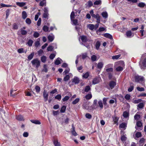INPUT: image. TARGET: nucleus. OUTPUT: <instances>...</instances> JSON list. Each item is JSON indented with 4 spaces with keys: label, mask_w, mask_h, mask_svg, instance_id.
I'll use <instances>...</instances> for the list:
<instances>
[{
    "label": "nucleus",
    "mask_w": 146,
    "mask_h": 146,
    "mask_svg": "<svg viewBox=\"0 0 146 146\" xmlns=\"http://www.w3.org/2000/svg\"><path fill=\"white\" fill-rule=\"evenodd\" d=\"M25 22L28 25H30L31 23V19L29 18H27L26 19Z\"/></svg>",
    "instance_id": "53"
},
{
    "label": "nucleus",
    "mask_w": 146,
    "mask_h": 146,
    "mask_svg": "<svg viewBox=\"0 0 146 146\" xmlns=\"http://www.w3.org/2000/svg\"><path fill=\"white\" fill-rule=\"evenodd\" d=\"M89 75V73L88 72H87L84 74H83L82 77L84 78H87Z\"/></svg>",
    "instance_id": "34"
},
{
    "label": "nucleus",
    "mask_w": 146,
    "mask_h": 146,
    "mask_svg": "<svg viewBox=\"0 0 146 146\" xmlns=\"http://www.w3.org/2000/svg\"><path fill=\"white\" fill-rule=\"evenodd\" d=\"M17 52L18 53H21L25 52V51L24 50V49L23 48H21L18 49Z\"/></svg>",
    "instance_id": "56"
},
{
    "label": "nucleus",
    "mask_w": 146,
    "mask_h": 146,
    "mask_svg": "<svg viewBox=\"0 0 146 146\" xmlns=\"http://www.w3.org/2000/svg\"><path fill=\"white\" fill-rule=\"evenodd\" d=\"M99 78L98 77H96L94 78L92 81V84L95 85L99 83Z\"/></svg>",
    "instance_id": "9"
},
{
    "label": "nucleus",
    "mask_w": 146,
    "mask_h": 146,
    "mask_svg": "<svg viewBox=\"0 0 146 146\" xmlns=\"http://www.w3.org/2000/svg\"><path fill=\"white\" fill-rule=\"evenodd\" d=\"M86 117L88 119H90L92 117V115L89 113H87L85 115Z\"/></svg>",
    "instance_id": "57"
},
{
    "label": "nucleus",
    "mask_w": 146,
    "mask_h": 146,
    "mask_svg": "<svg viewBox=\"0 0 146 146\" xmlns=\"http://www.w3.org/2000/svg\"><path fill=\"white\" fill-rule=\"evenodd\" d=\"M106 29L104 27H100L99 28L98 30L96 32L98 34L99 32H102L104 31Z\"/></svg>",
    "instance_id": "35"
},
{
    "label": "nucleus",
    "mask_w": 146,
    "mask_h": 146,
    "mask_svg": "<svg viewBox=\"0 0 146 146\" xmlns=\"http://www.w3.org/2000/svg\"><path fill=\"white\" fill-rule=\"evenodd\" d=\"M70 98V97L68 96H65L62 99L63 102H65L68 100Z\"/></svg>",
    "instance_id": "59"
},
{
    "label": "nucleus",
    "mask_w": 146,
    "mask_h": 146,
    "mask_svg": "<svg viewBox=\"0 0 146 146\" xmlns=\"http://www.w3.org/2000/svg\"><path fill=\"white\" fill-rule=\"evenodd\" d=\"M30 121L32 123L40 125L41 123L40 121L38 120H31Z\"/></svg>",
    "instance_id": "17"
},
{
    "label": "nucleus",
    "mask_w": 146,
    "mask_h": 146,
    "mask_svg": "<svg viewBox=\"0 0 146 146\" xmlns=\"http://www.w3.org/2000/svg\"><path fill=\"white\" fill-rule=\"evenodd\" d=\"M116 65H118L119 66L115 68L116 70L117 71H120L123 70V67L124 66V62L123 61H120L116 63Z\"/></svg>",
    "instance_id": "2"
},
{
    "label": "nucleus",
    "mask_w": 146,
    "mask_h": 146,
    "mask_svg": "<svg viewBox=\"0 0 146 146\" xmlns=\"http://www.w3.org/2000/svg\"><path fill=\"white\" fill-rule=\"evenodd\" d=\"M33 43V41L31 40H29L27 42V44L29 46H31Z\"/></svg>",
    "instance_id": "46"
},
{
    "label": "nucleus",
    "mask_w": 146,
    "mask_h": 146,
    "mask_svg": "<svg viewBox=\"0 0 146 146\" xmlns=\"http://www.w3.org/2000/svg\"><path fill=\"white\" fill-rule=\"evenodd\" d=\"M13 92H14V91L12 89L11 90V91L10 92V95L11 96H12L13 97H14L15 96H16L17 95V94H16V93L13 94Z\"/></svg>",
    "instance_id": "45"
},
{
    "label": "nucleus",
    "mask_w": 146,
    "mask_h": 146,
    "mask_svg": "<svg viewBox=\"0 0 146 146\" xmlns=\"http://www.w3.org/2000/svg\"><path fill=\"white\" fill-rule=\"evenodd\" d=\"M97 20L96 22L98 23H100V17L98 14H97V16L95 18Z\"/></svg>",
    "instance_id": "37"
},
{
    "label": "nucleus",
    "mask_w": 146,
    "mask_h": 146,
    "mask_svg": "<svg viewBox=\"0 0 146 146\" xmlns=\"http://www.w3.org/2000/svg\"><path fill=\"white\" fill-rule=\"evenodd\" d=\"M87 26L88 28L91 30H92L94 29V25L93 24H89Z\"/></svg>",
    "instance_id": "28"
},
{
    "label": "nucleus",
    "mask_w": 146,
    "mask_h": 146,
    "mask_svg": "<svg viewBox=\"0 0 146 146\" xmlns=\"http://www.w3.org/2000/svg\"><path fill=\"white\" fill-rule=\"evenodd\" d=\"M54 48V47L52 46H49L47 48V50L48 51H52V50Z\"/></svg>",
    "instance_id": "52"
},
{
    "label": "nucleus",
    "mask_w": 146,
    "mask_h": 146,
    "mask_svg": "<svg viewBox=\"0 0 146 146\" xmlns=\"http://www.w3.org/2000/svg\"><path fill=\"white\" fill-rule=\"evenodd\" d=\"M72 21L73 24L75 25H76L78 24V21L77 19H72V21Z\"/></svg>",
    "instance_id": "62"
},
{
    "label": "nucleus",
    "mask_w": 146,
    "mask_h": 146,
    "mask_svg": "<svg viewBox=\"0 0 146 146\" xmlns=\"http://www.w3.org/2000/svg\"><path fill=\"white\" fill-rule=\"evenodd\" d=\"M91 90L90 86H86L84 89V91L86 92H88Z\"/></svg>",
    "instance_id": "30"
},
{
    "label": "nucleus",
    "mask_w": 146,
    "mask_h": 146,
    "mask_svg": "<svg viewBox=\"0 0 146 146\" xmlns=\"http://www.w3.org/2000/svg\"><path fill=\"white\" fill-rule=\"evenodd\" d=\"M27 13L25 11H23L22 12V17L23 19H25L27 17Z\"/></svg>",
    "instance_id": "23"
},
{
    "label": "nucleus",
    "mask_w": 146,
    "mask_h": 146,
    "mask_svg": "<svg viewBox=\"0 0 146 146\" xmlns=\"http://www.w3.org/2000/svg\"><path fill=\"white\" fill-rule=\"evenodd\" d=\"M140 118V115H139L136 114L134 116V118L135 120L137 121Z\"/></svg>",
    "instance_id": "38"
},
{
    "label": "nucleus",
    "mask_w": 146,
    "mask_h": 146,
    "mask_svg": "<svg viewBox=\"0 0 146 146\" xmlns=\"http://www.w3.org/2000/svg\"><path fill=\"white\" fill-rule=\"evenodd\" d=\"M47 57L45 56H43L41 57V60L42 62L45 63L46 61Z\"/></svg>",
    "instance_id": "26"
},
{
    "label": "nucleus",
    "mask_w": 146,
    "mask_h": 146,
    "mask_svg": "<svg viewBox=\"0 0 146 146\" xmlns=\"http://www.w3.org/2000/svg\"><path fill=\"white\" fill-rule=\"evenodd\" d=\"M46 0H42V1L40 3V5L41 6H43L46 5Z\"/></svg>",
    "instance_id": "40"
},
{
    "label": "nucleus",
    "mask_w": 146,
    "mask_h": 146,
    "mask_svg": "<svg viewBox=\"0 0 146 146\" xmlns=\"http://www.w3.org/2000/svg\"><path fill=\"white\" fill-rule=\"evenodd\" d=\"M74 11H72L70 15V19L71 21H72V19H74Z\"/></svg>",
    "instance_id": "58"
},
{
    "label": "nucleus",
    "mask_w": 146,
    "mask_h": 146,
    "mask_svg": "<svg viewBox=\"0 0 146 146\" xmlns=\"http://www.w3.org/2000/svg\"><path fill=\"white\" fill-rule=\"evenodd\" d=\"M47 67V65L46 64H44L43 66V69L42 70V71L45 72H48Z\"/></svg>",
    "instance_id": "42"
},
{
    "label": "nucleus",
    "mask_w": 146,
    "mask_h": 146,
    "mask_svg": "<svg viewBox=\"0 0 146 146\" xmlns=\"http://www.w3.org/2000/svg\"><path fill=\"white\" fill-rule=\"evenodd\" d=\"M80 80L79 78L75 76L72 80V82L75 84H77L79 83Z\"/></svg>",
    "instance_id": "8"
},
{
    "label": "nucleus",
    "mask_w": 146,
    "mask_h": 146,
    "mask_svg": "<svg viewBox=\"0 0 146 146\" xmlns=\"http://www.w3.org/2000/svg\"><path fill=\"white\" fill-rule=\"evenodd\" d=\"M43 96L45 102H46L48 100V95L46 93V92L44 91L43 93Z\"/></svg>",
    "instance_id": "13"
},
{
    "label": "nucleus",
    "mask_w": 146,
    "mask_h": 146,
    "mask_svg": "<svg viewBox=\"0 0 146 146\" xmlns=\"http://www.w3.org/2000/svg\"><path fill=\"white\" fill-rule=\"evenodd\" d=\"M92 97V95L91 94H89L86 95L85 96V98L87 100H90L91 98Z\"/></svg>",
    "instance_id": "31"
},
{
    "label": "nucleus",
    "mask_w": 146,
    "mask_h": 146,
    "mask_svg": "<svg viewBox=\"0 0 146 146\" xmlns=\"http://www.w3.org/2000/svg\"><path fill=\"white\" fill-rule=\"evenodd\" d=\"M13 29L17 30L18 29V25L16 23H14L13 25Z\"/></svg>",
    "instance_id": "64"
},
{
    "label": "nucleus",
    "mask_w": 146,
    "mask_h": 146,
    "mask_svg": "<svg viewBox=\"0 0 146 146\" xmlns=\"http://www.w3.org/2000/svg\"><path fill=\"white\" fill-rule=\"evenodd\" d=\"M123 116L125 118L128 117L129 113L128 112L126 111H124L123 113Z\"/></svg>",
    "instance_id": "32"
},
{
    "label": "nucleus",
    "mask_w": 146,
    "mask_h": 146,
    "mask_svg": "<svg viewBox=\"0 0 146 146\" xmlns=\"http://www.w3.org/2000/svg\"><path fill=\"white\" fill-rule=\"evenodd\" d=\"M54 144L55 146H61L60 142L57 139H55L54 141Z\"/></svg>",
    "instance_id": "22"
},
{
    "label": "nucleus",
    "mask_w": 146,
    "mask_h": 146,
    "mask_svg": "<svg viewBox=\"0 0 146 146\" xmlns=\"http://www.w3.org/2000/svg\"><path fill=\"white\" fill-rule=\"evenodd\" d=\"M104 65L103 63L102 62H100L98 63L97 68L100 69H101L103 67Z\"/></svg>",
    "instance_id": "24"
},
{
    "label": "nucleus",
    "mask_w": 146,
    "mask_h": 146,
    "mask_svg": "<svg viewBox=\"0 0 146 146\" xmlns=\"http://www.w3.org/2000/svg\"><path fill=\"white\" fill-rule=\"evenodd\" d=\"M97 100H95L93 102V104L92 106H91V107L92 108V110L93 109H96L97 108L98 106L97 104Z\"/></svg>",
    "instance_id": "7"
},
{
    "label": "nucleus",
    "mask_w": 146,
    "mask_h": 146,
    "mask_svg": "<svg viewBox=\"0 0 146 146\" xmlns=\"http://www.w3.org/2000/svg\"><path fill=\"white\" fill-rule=\"evenodd\" d=\"M101 15L105 19H107L108 17L107 12L106 11H104L101 13Z\"/></svg>",
    "instance_id": "16"
},
{
    "label": "nucleus",
    "mask_w": 146,
    "mask_h": 146,
    "mask_svg": "<svg viewBox=\"0 0 146 146\" xmlns=\"http://www.w3.org/2000/svg\"><path fill=\"white\" fill-rule=\"evenodd\" d=\"M94 4L95 5H101V1L100 0H97L94 3Z\"/></svg>",
    "instance_id": "48"
},
{
    "label": "nucleus",
    "mask_w": 146,
    "mask_h": 146,
    "mask_svg": "<svg viewBox=\"0 0 146 146\" xmlns=\"http://www.w3.org/2000/svg\"><path fill=\"white\" fill-rule=\"evenodd\" d=\"M104 36L107 38H109L111 39H113L112 36L110 34L108 33H106L104 35Z\"/></svg>",
    "instance_id": "18"
},
{
    "label": "nucleus",
    "mask_w": 146,
    "mask_h": 146,
    "mask_svg": "<svg viewBox=\"0 0 146 146\" xmlns=\"http://www.w3.org/2000/svg\"><path fill=\"white\" fill-rule=\"evenodd\" d=\"M70 69L69 68L67 67L66 69L64 71V72L63 73V74L64 75H66V74L68 73V72L70 71Z\"/></svg>",
    "instance_id": "41"
},
{
    "label": "nucleus",
    "mask_w": 146,
    "mask_h": 146,
    "mask_svg": "<svg viewBox=\"0 0 146 146\" xmlns=\"http://www.w3.org/2000/svg\"><path fill=\"white\" fill-rule=\"evenodd\" d=\"M135 80L137 82H142L144 81V79L143 76H135Z\"/></svg>",
    "instance_id": "5"
},
{
    "label": "nucleus",
    "mask_w": 146,
    "mask_h": 146,
    "mask_svg": "<svg viewBox=\"0 0 146 146\" xmlns=\"http://www.w3.org/2000/svg\"><path fill=\"white\" fill-rule=\"evenodd\" d=\"M121 56L120 54H118V55H115L112 56V58L113 59H118Z\"/></svg>",
    "instance_id": "60"
},
{
    "label": "nucleus",
    "mask_w": 146,
    "mask_h": 146,
    "mask_svg": "<svg viewBox=\"0 0 146 146\" xmlns=\"http://www.w3.org/2000/svg\"><path fill=\"white\" fill-rule=\"evenodd\" d=\"M116 82L113 81H111L109 82V85L110 88L111 89H112L114 88V86L116 85Z\"/></svg>",
    "instance_id": "6"
},
{
    "label": "nucleus",
    "mask_w": 146,
    "mask_h": 146,
    "mask_svg": "<svg viewBox=\"0 0 146 146\" xmlns=\"http://www.w3.org/2000/svg\"><path fill=\"white\" fill-rule=\"evenodd\" d=\"M80 38L81 39L82 41L83 42H85L87 40L86 37L85 36H80Z\"/></svg>",
    "instance_id": "19"
},
{
    "label": "nucleus",
    "mask_w": 146,
    "mask_h": 146,
    "mask_svg": "<svg viewBox=\"0 0 146 146\" xmlns=\"http://www.w3.org/2000/svg\"><path fill=\"white\" fill-rule=\"evenodd\" d=\"M80 100V99L78 98L76 99L73 101L72 103L73 104H75L78 103Z\"/></svg>",
    "instance_id": "51"
},
{
    "label": "nucleus",
    "mask_w": 146,
    "mask_h": 146,
    "mask_svg": "<svg viewBox=\"0 0 146 146\" xmlns=\"http://www.w3.org/2000/svg\"><path fill=\"white\" fill-rule=\"evenodd\" d=\"M31 63L33 66L37 68L40 65V62L37 58L33 59L31 61Z\"/></svg>",
    "instance_id": "3"
},
{
    "label": "nucleus",
    "mask_w": 146,
    "mask_h": 146,
    "mask_svg": "<svg viewBox=\"0 0 146 146\" xmlns=\"http://www.w3.org/2000/svg\"><path fill=\"white\" fill-rule=\"evenodd\" d=\"M66 107L64 106H63L62 107L60 111L61 113H64L66 110Z\"/></svg>",
    "instance_id": "36"
},
{
    "label": "nucleus",
    "mask_w": 146,
    "mask_h": 146,
    "mask_svg": "<svg viewBox=\"0 0 146 146\" xmlns=\"http://www.w3.org/2000/svg\"><path fill=\"white\" fill-rule=\"evenodd\" d=\"M90 102H88L84 103L82 105V108L83 109L88 110L90 111L92 110V108L91 106H90Z\"/></svg>",
    "instance_id": "4"
},
{
    "label": "nucleus",
    "mask_w": 146,
    "mask_h": 146,
    "mask_svg": "<svg viewBox=\"0 0 146 146\" xmlns=\"http://www.w3.org/2000/svg\"><path fill=\"white\" fill-rule=\"evenodd\" d=\"M1 6V7H12V6L10 5H7L3 3H1L0 4Z\"/></svg>",
    "instance_id": "49"
},
{
    "label": "nucleus",
    "mask_w": 146,
    "mask_h": 146,
    "mask_svg": "<svg viewBox=\"0 0 146 146\" xmlns=\"http://www.w3.org/2000/svg\"><path fill=\"white\" fill-rule=\"evenodd\" d=\"M97 58L96 56L95 55H93L91 57V60L93 61H95Z\"/></svg>",
    "instance_id": "55"
},
{
    "label": "nucleus",
    "mask_w": 146,
    "mask_h": 146,
    "mask_svg": "<svg viewBox=\"0 0 146 146\" xmlns=\"http://www.w3.org/2000/svg\"><path fill=\"white\" fill-rule=\"evenodd\" d=\"M113 120L115 123H117L119 120V118L115 115H114L112 116Z\"/></svg>",
    "instance_id": "15"
},
{
    "label": "nucleus",
    "mask_w": 146,
    "mask_h": 146,
    "mask_svg": "<svg viewBox=\"0 0 146 146\" xmlns=\"http://www.w3.org/2000/svg\"><path fill=\"white\" fill-rule=\"evenodd\" d=\"M82 58L83 59H85L88 57L86 53H84L82 54Z\"/></svg>",
    "instance_id": "50"
},
{
    "label": "nucleus",
    "mask_w": 146,
    "mask_h": 146,
    "mask_svg": "<svg viewBox=\"0 0 146 146\" xmlns=\"http://www.w3.org/2000/svg\"><path fill=\"white\" fill-rule=\"evenodd\" d=\"M72 74L70 73L68 75H67L64 78V81H66L68 80L70 78V77L72 76Z\"/></svg>",
    "instance_id": "10"
},
{
    "label": "nucleus",
    "mask_w": 146,
    "mask_h": 146,
    "mask_svg": "<svg viewBox=\"0 0 146 146\" xmlns=\"http://www.w3.org/2000/svg\"><path fill=\"white\" fill-rule=\"evenodd\" d=\"M100 45V42L98 41L96 42L95 46L97 50H98L99 49Z\"/></svg>",
    "instance_id": "47"
},
{
    "label": "nucleus",
    "mask_w": 146,
    "mask_h": 146,
    "mask_svg": "<svg viewBox=\"0 0 146 146\" xmlns=\"http://www.w3.org/2000/svg\"><path fill=\"white\" fill-rule=\"evenodd\" d=\"M39 34L37 32H34L33 34L34 36L36 38L38 37L39 36Z\"/></svg>",
    "instance_id": "54"
},
{
    "label": "nucleus",
    "mask_w": 146,
    "mask_h": 146,
    "mask_svg": "<svg viewBox=\"0 0 146 146\" xmlns=\"http://www.w3.org/2000/svg\"><path fill=\"white\" fill-rule=\"evenodd\" d=\"M142 60L139 62V66L141 69L146 68V53L143 54L142 56Z\"/></svg>",
    "instance_id": "1"
},
{
    "label": "nucleus",
    "mask_w": 146,
    "mask_h": 146,
    "mask_svg": "<svg viewBox=\"0 0 146 146\" xmlns=\"http://www.w3.org/2000/svg\"><path fill=\"white\" fill-rule=\"evenodd\" d=\"M143 107V103H140L137 105V109L138 110H139L140 109L142 108Z\"/></svg>",
    "instance_id": "20"
},
{
    "label": "nucleus",
    "mask_w": 146,
    "mask_h": 146,
    "mask_svg": "<svg viewBox=\"0 0 146 146\" xmlns=\"http://www.w3.org/2000/svg\"><path fill=\"white\" fill-rule=\"evenodd\" d=\"M62 60L59 58H57L55 60L54 63L56 65H58L62 62Z\"/></svg>",
    "instance_id": "12"
},
{
    "label": "nucleus",
    "mask_w": 146,
    "mask_h": 146,
    "mask_svg": "<svg viewBox=\"0 0 146 146\" xmlns=\"http://www.w3.org/2000/svg\"><path fill=\"white\" fill-rule=\"evenodd\" d=\"M126 127L127 124L126 123H122L119 125V127L124 129H126Z\"/></svg>",
    "instance_id": "27"
},
{
    "label": "nucleus",
    "mask_w": 146,
    "mask_h": 146,
    "mask_svg": "<svg viewBox=\"0 0 146 146\" xmlns=\"http://www.w3.org/2000/svg\"><path fill=\"white\" fill-rule=\"evenodd\" d=\"M41 15V13L40 12H38L37 14L35 15V21H36L38 18L39 16Z\"/></svg>",
    "instance_id": "44"
},
{
    "label": "nucleus",
    "mask_w": 146,
    "mask_h": 146,
    "mask_svg": "<svg viewBox=\"0 0 146 146\" xmlns=\"http://www.w3.org/2000/svg\"><path fill=\"white\" fill-rule=\"evenodd\" d=\"M141 136V132H137L135 134V139H137L136 138H138Z\"/></svg>",
    "instance_id": "25"
},
{
    "label": "nucleus",
    "mask_w": 146,
    "mask_h": 146,
    "mask_svg": "<svg viewBox=\"0 0 146 146\" xmlns=\"http://www.w3.org/2000/svg\"><path fill=\"white\" fill-rule=\"evenodd\" d=\"M16 119L19 121H24V119L23 116L21 115H18L16 116Z\"/></svg>",
    "instance_id": "14"
},
{
    "label": "nucleus",
    "mask_w": 146,
    "mask_h": 146,
    "mask_svg": "<svg viewBox=\"0 0 146 146\" xmlns=\"http://www.w3.org/2000/svg\"><path fill=\"white\" fill-rule=\"evenodd\" d=\"M34 55V53L33 52L29 54L28 57V60H31L33 58Z\"/></svg>",
    "instance_id": "33"
},
{
    "label": "nucleus",
    "mask_w": 146,
    "mask_h": 146,
    "mask_svg": "<svg viewBox=\"0 0 146 146\" xmlns=\"http://www.w3.org/2000/svg\"><path fill=\"white\" fill-rule=\"evenodd\" d=\"M144 141L145 139L143 138H142L139 141V144L142 145L144 143Z\"/></svg>",
    "instance_id": "39"
},
{
    "label": "nucleus",
    "mask_w": 146,
    "mask_h": 146,
    "mask_svg": "<svg viewBox=\"0 0 146 146\" xmlns=\"http://www.w3.org/2000/svg\"><path fill=\"white\" fill-rule=\"evenodd\" d=\"M16 5L20 7H22L26 5V3L24 2H17L16 3Z\"/></svg>",
    "instance_id": "21"
},
{
    "label": "nucleus",
    "mask_w": 146,
    "mask_h": 146,
    "mask_svg": "<svg viewBox=\"0 0 146 146\" xmlns=\"http://www.w3.org/2000/svg\"><path fill=\"white\" fill-rule=\"evenodd\" d=\"M145 4L143 3H139L138 6L141 7H143L145 6Z\"/></svg>",
    "instance_id": "63"
},
{
    "label": "nucleus",
    "mask_w": 146,
    "mask_h": 146,
    "mask_svg": "<svg viewBox=\"0 0 146 146\" xmlns=\"http://www.w3.org/2000/svg\"><path fill=\"white\" fill-rule=\"evenodd\" d=\"M21 34L23 35H26L27 33V31L24 30L22 28L21 29Z\"/></svg>",
    "instance_id": "43"
},
{
    "label": "nucleus",
    "mask_w": 146,
    "mask_h": 146,
    "mask_svg": "<svg viewBox=\"0 0 146 146\" xmlns=\"http://www.w3.org/2000/svg\"><path fill=\"white\" fill-rule=\"evenodd\" d=\"M136 125L138 127H141L142 125V123L141 121H138L136 123Z\"/></svg>",
    "instance_id": "61"
},
{
    "label": "nucleus",
    "mask_w": 146,
    "mask_h": 146,
    "mask_svg": "<svg viewBox=\"0 0 146 146\" xmlns=\"http://www.w3.org/2000/svg\"><path fill=\"white\" fill-rule=\"evenodd\" d=\"M127 36L128 38H130L132 35V32L131 31H127L126 33Z\"/></svg>",
    "instance_id": "29"
},
{
    "label": "nucleus",
    "mask_w": 146,
    "mask_h": 146,
    "mask_svg": "<svg viewBox=\"0 0 146 146\" xmlns=\"http://www.w3.org/2000/svg\"><path fill=\"white\" fill-rule=\"evenodd\" d=\"M54 36L52 34L49 35L48 37V40L50 42H52L54 40Z\"/></svg>",
    "instance_id": "11"
}]
</instances>
